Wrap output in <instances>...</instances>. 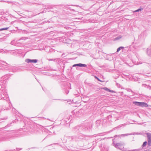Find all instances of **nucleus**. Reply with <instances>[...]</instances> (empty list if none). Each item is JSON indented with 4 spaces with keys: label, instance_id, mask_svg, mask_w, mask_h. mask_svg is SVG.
I'll return each mask as SVG.
<instances>
[{
    "label": "nucleus",
    "instance_id": "nucleus-1",
    "mask_svg": "<svg viewBox=\"0 0 151 151\" xmlns=\"http://www.w3.org/2000/svg\"><path fill=\"white\" fill-rule=\"evenodd\" d=\"M113 144L116 148H117L123 151H135L136 150H125L124 148V142H122L116 143H113Z\"/></svg>",
    "mask_w": 151,
    "mask_h": 151
},
{
    "label": "nucleus",
    "instance_id": "nucleus-2",
    "mask_svg": "<svg viewBox=\"0 0 151 151\" xmlns=\"http://www.w3.org/2000/svg\"><path fill=\"white\" fill-rule=\"evenodd\" d=\"M147 139V144L148 146H151V133H146Z\"/></svg>",
    "mask_w": 151,
    "mask_h": 151
},
{
    "label": "nucleus",
    "instance_id": "nucleus-3",
    "mask_svg": "<svg viewBox=\"0 0 151 151\" xmlns=\"http://www.w3.org/2000/svg\"><path fill=\"white\" fill-rule=\"evenodd\" d=\"M23 38H21V39H20V40L17 41H15V40H13L11 42V44L12 45H14L16 46H19V45L20 44H19V41L21 40H22Z\"/></svg>",
    "mask_w": 151,
    "mask_h": 151
},
{
    "label": "nucleus",
    "instance_id": "nucleus-4",
    "mask_svg": "<svg viewBox=\"0 0 151 151\" xmlns=\"http://www.w3.org/2000/svg\"><path fill=\"white\" fill-rule=\"evenodd\" d=\"M143 133L142 132H134L133 133H131V134H123L122 135H121V136H128L129 135H135V134H142Z\"/></svg>",
    "mask_w": 151,
    "mask_h": 151
},
{
    "label": "nucleus",
    "instance_id": "nucleus-5",
    "mask_svg": "<svg viewBox=\"0 0 151 151\" xmlns=\"http://www.w3.org/2000/svg\"><path fill=\"white\" fill-rule=\"evenodd\" d=\"M25 61L28 63H36L37 62V59L31 60L29 59H26L25 60Z\"/></svg>",
    "mask_w": 151,
    "mask_h": 151
},
{
    "label": "nucleus",
    "instance_id": "nucleus-6",
    "mask_svg": "<svg viewBox=\"0 0 151 151\" xmlns=\"http://www.w3.org/2000/svg\"><path fill=\"white\" fill-rule=\"evenodd\" d=\"M86 65L85 64L80 63L73 65V67H75L76 66H78L80 67H86Z\"/></svg>",
    "mask_w": 151,
    "mask_h": 151
},
{
    "label": "nucleus",
    "instance_id": "nucleus-7",
    "mask_svg": "<svg viewBox=\"0 0 151 151\" xmlns=\"http://www.w3.org/2000/svg\"><path fill=\"white\" fill-rule=\"evenodd\" d=\"M1 62L2 63H1V64L5 66V68L6 70L9 69L8 68L10 67V65L7 63H6L4 62V61H1Z\"/></svg>",
    "mask_w": 151,
    "mask_h": 151
},
{
    "label": "nucleus",
    "instance_id": "nucleus-8",
    "mask_svg": "<svg viewBox=\"0 0 151 151\" xmlns=\"http://www.w3.org/2000/svg\"><path fill=\"white\" fill-rule=\"evenodd\" d=\"M141 106L142 107H147L148 106V105L145 102H141Z\"/></svg>",
    "mask_w": 151,
    "mask_h": 151
},
{
    "label": "nucleus",
    "instance_id": "nucleus-9",
    "mask_svg": "<svg viewBox=\"0 0 151 151\" xmlns=\"http://www.w3.org/2000/svg\"><path fill=\"white\" fill-rule=\"evenodd\" d=\"M133 104L137 106H141V102H138L137 101H134L133 102Z\"/></svg>",
    "mask_w": 151,
    "mask_h": 151
},
{
    "label": "nucleus",
    "instance_id": "nucleus-10",
    "mask_svg": "<svg viewBox=\"0 0 151 151\" xmlns=\"http://www.w3.org/2000/svg\"><path fill=\"white\" fill-rule=\"evenodd\" d=\"M103 89H104L106 91H109V92H112V93L114 92V91H113L110 90L108 88H107L106 87H104V88H103Z\"/></svg>",
    "mask_w": 151,
    "mask_h": 151
},
{
    "label": "nucleus",
    "instance_id": "nucleus-11",
    "mask_svg": "<svg viewBox=\"0 0 151 151\" xmlns=\"http://www.w3.org/2000/svg\"><path fill=\"white\" fill-rule=\"evenodd\" d=\"M143 9V8H140L139 9H137V10H136L135 11H133V12H139V11H141Z\"/></svg>",
    "mask_w": 151,
    "mask_h": 151
},
{
    "label": "nucleus",
    "instance_id": "nucleus-12",
    "mask_svg": "<svg viewBox=\"0 0 151 151\" xmlns=\"http://www.w3.org/2000/svg\"><path fill=\"white\" fill-rule=\"evenodd\" d=\"M122 37V36L121 35H119V36L116 37L115 38V40H118L121 39Z\"/></svg>",
    "mask_w": 151,
    "mask_h": 151
},
{
    "label": "nucleus",
    "instance_id": "nucleus-13",
    "mask_svg": "<svg viewBox=\"0 0 151 151\" xmlns=\"http://www.w3.org/2000/svg\"><path fill=\"white\" fill-rule=\"evenodd\" d=\"M147 143H148V142H147V141H145V142H143L142 145V147L143 148V147H145L146 145L147 144Z\"/></svg>",
    "mask_w": 151,
    "mask_h": 151
},
{
    "label": "nucleus",
    "instance_id": "nucleus-14",
    "mask_svg": "<svg viewBox=\"0 0 151 151\" xmlns=\"http://www.w3.org/2000/svg\"><path fill=\"white\" fill-rule=\"evenodd\" d=\"M124 48V47H119L117 49L116 52H119L121 49H122L123 48Z\"/></svg>",
    "mask_w": 151,
    "mask_h": 151
},
{
    "label": "nucleus",
    "instance_id": "nucleus-15",
    "mask_svg": "<svg viewBox=\"0 0 151 151\" xmlns=\"http://www.w3.org/2000/svg\"><path fill=\"white\" fill-rule=\"evenodd\" d=\"M15 68V70L16 71V70H23V69L21 68Z\"/></svg>",
    "mask_w": 151,
    "mask_h": 151
},
{
    "label": "nucleus",
    "instance_id": "nucleus-16",
    "mask_svg": "<svg viewBox=\"0 0 151 151\" xmlns=\"http://www.w3.org/2000/svg\"><path fill=\"white\" fill-rule=\"evenodd\" d=\"M9 28V27H6L5 28H3L0 29V31H2L4 30H7Z\"/></svg>",
    "mask_w": 151,
    "mask_h": 151
},
{
    "label": "nucleus",
    "instance_id": "nucleus-17",
    "mask_svg": "<svg viewBox=\"0 0 151 151\" xmlns=\"http://www.w3.org/2000/svg\"><path fill=\"white\" fill-rule=\"evenodd\" d=\"M127 91H128V92H132V95H133V91H132V90L130 89H129V88H127Z\"/></svg>",
    "mask_w": 151,
    "mask_h": 151
},
{
    "label": "nucleus",
    "instance_id": "nucleus-18",
    "mask_svg": "<svg viewBox=\"0 0 151 151\" xmlns=\"http://www.w3.org/2000/svg\"><path fill=\"white\" fill-rule=\"evenodd\" d=\"M50 47H45V50L47 52H48V50H46V49H50Z\"/></svg>",
    "mask_w": 151,
    "mask_h": 151
},
{
    "label": "nucleus",
    "instance_id": "nucleus-19",
    "mask_svg": "<svg viewBox=\"0 0 151 151\" xmlns=\"http://www.w3.org/2000/svg\"><path fill=\"white\" fill-rule=\"evenodd\" d=\"M4 50L2 49H0V53H2L3 52Z\"/></svg>",
    "mask_w": 151,
    "mask_h": 151
},
{
    "label": "nucleus",
    "instance_id": "nucleus-20",
    "mask_svg": "<svg viewBox=\"0 0 151 151\" xmlns=\"http://www.w3.org/2000/svg\"><path fill=\"white\" fill-rule=\"evenodd\" d=\"M6 101H7V100H9V97L7 95L6 96Z\"/></svg>",
    "mask_w": 151,
    "mask_h": 151
},
{
    "label": "nucleus",
    "instance_id": "nucleus-21",
    "mask_svg": "<svg viewBox=\"0 0 151 151\" xmlns=\"http://www.w3.org/2000/svg\"><path fill=\"white\" fill-rule=\"evenodd\" d=\"M7 76V75H6V76H4L2 78L3 79H4V78H6Z\"/></svg>",
    "mask_w": 151,
    "mask_h": 151
},
{
    "label": "nucleus",
    "instance_id": "nucleus-22",
    "mask_svg": "<svg viewBox=\"0 0 151 151\" xmlns=\"http://www.w3.org/2000/svg\"><path fill=\"white\" fill-rule=\"evenodd\" d=\"M21 149H21V148H17V151L20 150H21Z\"/></svg>",
    "mask_w": 151,
    "mask_h": 151
},
{
    "label": "nucleus",
    "instance_id": "nucleus-23",
    "mask_svg": "<svg viewBox=\"0 0 151 151\" xmlns=\"http://www.w3.org/2000/svg\"><path fill=\"white\" fill-rule=\"evenodd\" d=\"M96 79H97V80H99V81H100V80L98 78H97V77H96Z\"/></svg>",
    "mask_w": 151,
    "mask_h": 151
},
{
    "label": "nucleus",
    "instance_id": "nucleus-24",
    "mask_svg": "<svg viewBox=\"0 0 151 151\" xmlns=\"http://www.w3.org/2000/svg\"><path fill=\"white\" fill-rule=\"evenodd\" d=\"M15 150H11L10 151L6 150V151H15Z\"/></svg>",
    "mask_w": 151,
    "mask_h": 151
},
{
    "label": "nucleus",
    "instance_id": "nucleus-25",
    "mask_svg": "<svg viewBox=\"0 0 151 151\" xmlns=\"http://www.w3.org/2000/svg\"><path fill=\"white\" fill-rule=\"evenodd\" d=\"M4 140H5V139H3L1 140L2 141H4Z\"/></svg>",
    "mask_w": 151,
    "mask_h": 151
},
{
    "label": "nucleus",
    "instance_id": "nucleus-26",
    "mask_svg": "<svg viewBox=\"0 0 151 151\" xmlns=\"http://www.w3.org/2000/svg\"><path fill=\"white\" fill-rule=\"evenodd\" d=\"M75 6H78V5H75Z\"/></svg>",
    "mask_w": 151,
    "mask_h": 151
},
{
    "label": "nucleus",
    "instance_id": "nucleus-27",
    "mask_svg": "<svg viewBox=\"0 0 151 151\" xmlns=\"http://www.w3.org/2000/svg\"><path fill=\"white\" fill-rule=\"evenodd\" d=\"M68 8L69 9H70V7H69Z\"/></svg>",
    "mask_w": 151,
    "mask_h": 151
},
{
    "label": "nucleus",
    "instance_id": "nucleus-28",
    "mask_svg": "<svg viewBox=\"0 0 151 151\" xmlns=\"http://www.w3.org/2000/svg\"><path fill=\"white\" fill-rule=\"evenodd\" d=\"M0 85L1 86V83H0Z\"/></svg>",
    "mask_w": 151,
    "mask_h": 151
},
{
    "label": "nucleus",
    "instance_id": "nucleus-29",
    "mask_svg": "<svg viewBox=\"0 0 151 151\" xmlns=\"http://www.w3.org/2000/svg\"><path fill=\"white\" fill-rule=\"evenodd\" d=\"M48 120H50L49 119H47Z\"/></svg>",
    "mask_w": 151,
    "mask_h": 151
},
{
    "label": "nucleus",
    "instance_id": "nucleus-30",
    "mask_svg": "<svg viewBox=\"0 0 151 151\" xmlns=\"http://www.w3.org/2000/svg\"><path fill=\"white\" fill-rule=\"evenodd\" d=\"M50 60H52V59H50Z\"/></svg>",
    "mask_w": 151,
    "mask_h": 151
},
{
    "label": "nucleus",
    "instance_id": "nucleus-31",
    "mask_svg": "<svg viewBox=\"0 0 151 151\" xmlns=\"http://www.w3.org/2000/svg\"><path fill=\"white\" fill-rule=\"evenodd\" d=\"M2 90L3 91V89H2Z\"/></svg>",
    "mask_w": 151,
    "mask_h": 151
}]
</instances>
